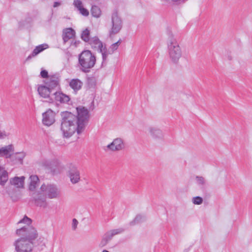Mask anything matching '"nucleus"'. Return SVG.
<instances>
[{"instance_id":"f257e3e1","label":"nucleus","mask_w":252,"mask_h":252,"mask_svg":"<svg viewBox=\"0 0 252 252\" xmlns=\"http://www.w3.org/2000/svg\"><path fill=\"white\" fill-rule=\"evenodd\" d=\"M15 234L18 237L13 244L15 252H32L36 242L40 239L39 232L33 226L17 228Z\"/></svg>"},{"instance_id":"f03ea898","label":"nucleus","mask_w":252,"mask_h":252,"mask_svg":"<svg viewBox=\"0 0 252 252\" xmlns=\"http://www.w3.org/2000/svg\"><path fill=\"white\" fill-rule=\"evenodd\" d=\"M62 122L60 133L64 138H68L77 136L84 130L76 122L75 115L69 111L61 113Z\"/></svg>"},{"instance_id":"7ed1b4c3","label":"nucleus","mask_w":252,"mask_h":252,"mask_svg":"<svg viewBox=\"0 0 252 252\" xmlns=\"http://www.w3.org/2000/svg\"><path fill=\"white\" fill-rule=\"evenodd\" d=\"M95 57L89 50L83 51L79 56V63L82 69L88 71L93 67L95 63Z\"/></svg>"},{"instance_id":"20e7f679","label":"nucleus","mask_w":252,"mask_h":252,"mask_svg":"<svg viewBox=\"0 0 252 252\" xmlns=\"http://www.w3.org/2000/svg\"><path fill=\"white\" fill-rule=\"evenodd\" d=\"M76 122L80 127L84 130L89 119V111L87 108L79 106L76 108Z\"/></svg>"},{"instance_id":"39448f33","label":"nucleus","mask_w":252,"mask_h":252,"mask_svg":"<svg viewBox=\"0 0 252 252\" xmlns=\"http://www.w3.org/2000/svg\"><path fill=\"white\" fill-rule=\"evenodd\" d=\"M57 121V113L51 109H48L41 115V123L45 127H49L53 126Z\"/></svg>"},{"instance_id":"423d86ee","label":"nucleus","mask_w":252,"mask_h":252,"mask_svg":"<svg viewBox=\"0 0 252 252\" xmlns=\"http://www.w3.org/2000/svg\"><path fill=\"white\" fill-rule=\"evenodd\" d=\"M169 56L171 62L177 63L182 57V52L180 46L176 44H173L169 47Z\"/></svg>"},{"instance_id":"0eeeda50","label":"nucleus","mask_w":252,"mask_h":252,"mask_svg":"<svg viewBox=\"0 0 252 252\" xmlns=\"http://www.w3.org/2000/svg\"><path fill=\"white\" fill-rule=\"evenodd\" d=\"M90 46L93 49L101 53L103 58H105L109 53L106 45L103 44L97 37H93L90 42Z\"/></svg>"},{"instance_id":"6e6552de","label":"nucleus","mask_w":252,"mask_h":252,"mask_svg":"<svg viewBox=\"0 0 252 252\" xmlns=\"http://www.w3.org/2000/svg\"><path fill=\"white\" fill-rule=\"evenodd\" d=\"M125 143L123 139L119 137H116L113 140L108 143L106 146V150L112 152H117L125 148Z\"/></svg>"},{"instance_id":"1a4fd4ad","label":"nucleus","mask_w":252,"mask_h":252,"mask_svg":"<svg viewBox=\"0 0 252 252\" xmlns=\"http://www.w3.org/2000/svg\"><path fill=\"white\" fill-rule=\"evenodd\" d=\"M112 28L110 31V34H116L119 33L122 30L123 26L121 18L117 14L113 15L112 18Z\"/></svg>"},{"instance_id":"9d476101","label":"nucleus","mask_w":252,"mask_h":252,"mask_svg":"<svg viewBox=\"0 0 252 252\" xmlns=\"http://www.w3.org/2000/svg\"><path fill=\"white\" fill-rule=\"evenodd\" d=\"M39 179L37 175L34 174L31 175L27 181V189L30 192H36L39 186Z\"/></svg>"},{"instance_id":"9b49d317","label":"nucleus","mask_w":252,"mask_h":252,"mask_svg":"<svg viewBox=\"0 0 252 252\" xmlns=\"http://www.w3.org/2000/svg\"><path fill=\"white\" fill-rule=\"evenodd\" d=\"M67 176L70 183L72 184H76L80 180V172L76 168H73L68 171Z\"/></svg>"},{"instance_id":"f8f14e48","label":"nucleus","mask_w":252,"mask_h":252,"mask_svg":"<svg viewBox=\"0 0 252 252\" xmlns=\"http://www.w3.org/2000/svg\"><path fill=\"white\" fill-rule=\"evenodd\" d=\"M14 151V146L13 144L4 146L0 148V156L10 159Z\"/></svg>"},{"instance_id":"ddd939ff","label":"nucleus","mask_w":252,"mask_h":252,"mask_svg":"<svg viewBox=\"0 0 252 252\" xmlns=\"http://www.w3.org/2000/svg\"><path fill=\"white\" fill-rule=\"evenodd\" d=\"M12 186L17 188H23L25 185V177L24 176L14 177L9 180Z\"/></svg>"},{"instance_id":"4468645a","label":"nucleus","mask_w":252,"mask_h":252,"mask_svg":"<svg viewBox=\"0 0 252 252\" xmlns=\"http://www.w3.org/2000/svg\"><path fill=\"white\" fill-rule=\"evenodd\" d=\"M25 156L26 154L24 152H15L14 151L10 159L11 161L16 163H22Z\"/></svg>"},{"instance_id":"2eb2a0df","label":"nucleus","mask_w":252,"mask_h":252,"mask_svg":"<svg viewBox=\"0 0 252 252\" xmlns=\"http://www.w3.org/2000/svg\"><path fill=\"white\" fill-rule=\"evenodd\" d=\"M37 92L39 96L43 98H47L51 93L50 89L43 84L38 85Z\"/></svg>"},{"instance_id":"dca6fc26","label":"nucleus","mask_w":252,"mask_h":252,"mask_svg":"<svg viewBox=\"0 0 252 252\" xmlns=\"http://www.w3.org/2000/svg\"><path fill=\"white\" fill-rule=\"evenodd\" d=\"M74 6L77 9L79 13L83 16H88L89 15V10L86 8L82 1L80 0H74L73 1Z\"/></svg>"},{"instance_id":"f3484780","label":"nucleus","mask_w":252,"mask_h":252,"mask_svg":"<svg viewBox=\"0 0 252 252\" xmlns=\"http://www.w3.org/2000/svg\"><path fill=\"white\" fill-rule=\"evenodd\" d=\"M75 32L71 28H67L63 30V37L64 42L72 40L75 37Z\"/></svg>"},{"instance_id":"a211bd4d","label":"nucleus","mask_w":252,"mask_h":252,"mask_svg":"<svg viewBox=\"0 0 252 252\" xmlns=\"http://www.w3.org/2000/svg\"><path fill=\"white\" fill-rule=\"evenodd\" d=\"M9 179L8 172L3 167L0 166V186L4 187Z\"/></svg>"},{"instance_id":"6ab92c4d","label":"nucleus","mask_w":252,"mask_h":252,"mask_svg":"<svg viewBox=\"0 0 252 252\" xmlns=\"http://www.w3.org/2000/svg\"><path fill=\"white\" fill-rule=\"evenodd\" d=\"M69 85L74 92H77L81 89L83 83L79 79H72L69 82Z\"/></svg>"},{"instance_id":"aec40b11","label":"nucleus","mask_w":252,"mask_h":252,"mask_svg":"<svg viewBox=\"0 0 252 252\" xmlns=\"http://www.w3.org/2000/svg\"><path fill=\"white\" fill-rule=\"evenodd\" d=\"M54 95L55 100L60 102L66 103L70 100V98L68 95L60 92L55 93Z\"/></svg>"},{"instance_id":"412c9836","label":"nucleus","mask_w":252,"mask_h":252,"mask_svg":"<svg viewBox=\"0 0 252 252\" xmlns=\"http://www.w3.org/2000/svg\"><path fill=\"white\" fill-rule=\"evenodd\" d=\"M94 37H91L90 31L88 29H85L82 31L81 38L85 42H88L90 45V42Z\"/></svg>"},{"instance_id":"4be33fe9","label":"nucleus","mask_w":252,"mask_h":252,"mask_svg":"<svg viewBox=\"0 0 252 252\" xmlns=\"http://www.w3.org/2000/svg\"><path fill=\"white\" fill-rule=\"evenodd\" d=\"M32 223V220L27 216H24L17 223L18 228L23 227L32 226L30 224Z\"/></svg>"},{"instance_id":"5701e85b","label":"nucleus","mask_w":252,"mask_h":252,"mask_svg":"<svg viewBox=\"0 0 252 252\" xmlns=\"http://www.w3.org/2000/svg\"><path fill=\"white\" fill-rule=\"evenodd\" d=\"M91 13L93 17L98 18L101 16L102 11L100 7L96 5H94L91 8Z\"/></svg>"},{"instance_id":"b1692460","label":"nucleus","mask_w":252,"mask_h":252,"mask_svg":"<svg viewBox=\"0 0 252 252\" xmlns=\"http://www.w3.org/2000/svg\"><path fill=\"white\" fill-rule=\"evenodd\" d=\"M47 195L51 198H55L59 195V191L57 189L50 187Z\"/></svg>"},{"instance_id":"393cba45","label":"nucleus","mask_w":252,"mask_h":252,"mask_svg":"<svg viewBox=\"0 0 252 252\" xmlns=\"http://www.w3.org/2000/svg\"><path fill=\"white\" fill-rule=\"evenodd\" d=\"M191 202L194 205H200L203 202V199L200 196H196L191 198Z\"/></svg>"},{"instance_id":"a878e982","label":"nucleus","mask_w":252,"mask_h":252,"mask_svg":"<svg viewBox=\"0 0 252 252\" xmlns=\"http://www.w3.org/2000/svg\"><path fill=\"white\" fill-rule=\"evenodd\" d=\"M50 186H48L45 184H43L40 187V189L38 190L37 191L38 193H43L47 194H48L49 189H50Z\"/></svg>"},{"instance_id":"bb28decb","label":"nucleus","mask_w":252,"mask_h":252,"mask_svg":"<svg viewBox=\"0 0 252 252\" xmlns=\"http://www.w3.org/2000/svg\"><path fill=\"white\" fill-rule=\"evenodd\" d=\"M48 46L47 44H42L36 47L33 51V54L36 55L44 49L48 48Z\"/></svg>"},{"instance_id":"cd10ccee","label":"nucleus","mask_w":252,"mask_h":252,"mask_svg":"<svg viewBox=\"0 0 252 252\" xmlns=\"http://www.w3.org/2000/svg\"><path fill=\"white\" fill-rule=\"evenodd\" d=\"M196 182L199 184H203L205 183L204 179L201 176H197L195 178Z\"/></svg>"},{"instance_id":"c85d7f7f","label":"nucleus","mask_w":252,"mask_h":252,"mask_svg":"<svg viewBox=\"0 0 252 252\" xmlns=\"http://www.w3.org/2000/svg\"><path fill=\"white\" fill-rule=\"evenodd\" d=\"M6 136L5 131L0 128V139L5 138Z\"/></svg>"},{"instance_id":"c756f323","label":"nucleus","mask_w":252,"mask_h":252,"mask_svg":"<svg viewBox=\"0 0 252 252\" xmlns=\"http://www.w3.org/2000/svg\"><path fill=\"white\" fill-rule=\"evenodd\" d=\"M40 75L42 77L46 78L48 76V72L46 70L43 69L40 72Z\"/></svg>"},{"instance_id":"7c9ffc66","label":"nucleus","mask_w":252,"mask_h":252,"mask_svg":"<svg viewBox=\"0 0 252 252\" xmlns=\"http://www.w3.org/2000/svg\"><path fill=\"white\" fill-rule=\"evenodd\" d=\"M119 45V42H116V43L112 44V45L111 46V48L113 50H115L118 48Z\"/></svg>"},{"instance_id":"2f4dec72","label":"nucleus","mask_w":252,"mask_h":252,"mask_svg":"<svg viewBox=\"0 0 252 252\" xmlns=\"http://www.w3.org/2000/svg\"><path fill=\"white\" fill-rule=\"evenodd\" d=\"M78 220L76 219H74L72 220V227L74 228H76V227H77V226L78 225Z\"/></svg>"},{"instance_id":"473e14b6","label":"nucleus","mask_w":252,"mask_h":252,"mask_svg":"<svg viewBox=\"0 0 252 252\" xmlns=\"http://www.w3.org/2000/svg\"><path fill=\"white\" fill-rule=\"evenodd\" d=\"M60 5V3H58V2H55L54 4V7H57V6H58Z\"/></svg>"},{"instance_id":"72a5a7b5","label":"nucleus","mask_w":252,"mask_h":252,"mask_svg":"<svg viewBox=\"0 0 252 252\" xmlns=\"http://www.w3.org/2000/svg\"><path fill=\"white\" fill-rule=\"evenodd\" d=\"M101 252H110L108 251L107 250H103Z\"/></svg>"},{"instance_id":"f704fd0d","label":"nucleus","mask_w":252,"mask_h":252,"mask_svg":"<svg viewBox=\"0 0 252 252\" xmlns=\"http://www.w3.org/2000/svg\"><path fill=\"white\" fill-rule=\"evenodd\" d=\"M57 85H58V84H57V83L56 82H55V83H54V87H56V86H57Z\"/></svg>"}]
</instances>
